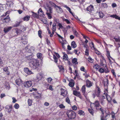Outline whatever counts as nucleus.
<instances>
[{
    "mask_svg": "<svg viewBox=\"0 0 120 120\" xmlns=\"http://www.w3.org/2000/svg\"><path fill=\"white\" fill-rule=\"evenodd\" d=\"M92 104L93 105L95 109L97 110L101 111L102 114L103 115L104 114V109L100 105L99 101L96 100L94 103H92Z\"/></svg>",
    "mask_w": 120,
    "mask_h": 120,
    "instance_id": "1",
    "label": "nucleus"
},
{
    "mask_svg": "<svg viewBox=\"0 0 120 120\" xmlns=\"http://www.w3.org/2000/svg\"><path fill=\"white\" fill-rule=\"evenodd\" d=\"M39 65V61L37 59H34L29 63V66L32 68V69H36L37 68Z\"/></svg>",
    "mask_w": 120,
    "mask_h": 120,
    "instance_id": "2",
    "label": "nucleus"
},
{
    "mask_svg": "<svg viewBox=\"0 0 120 120\" xmlns=\"http://www.w3.org/2000/svg\"><path fill=\"white\" fill-rule=\"evenodd\" d=\"M69 119H74L76 115V113L73 111L71 110L68 111L66 113Z\"/></svg>",
    "mask_w": 120,
    "mask_h": 120,
    "instance_id": "3",
    "label": "nucleus"
},
{
    "mask_svg": "<svg viewBox=\"0 0 120 120\" xmlns=\"http://www.w3.org/2000/svg\"><path fill=\"white\" fill-rule=\"evenodd\" d=\"M7 14L8 11H7L0 16L1 20L4 23H7V20L8 19V16H6Z\"/></svg>",
    "mask_w": 120,
    "mask_h": 120,
    "instance_id": "4",
    "label": "nucleus"
},
{
    "mask_svg": "<svg viewBox=\"0 0 120 120\" xmlns=\"http://www.w3.org/2000/svg\"><path fill=\"white\" fill-rule=\"evenodd\" d=\"M91 48L93 49L95 51V52L97 54L99 55L100 52L95 47V45L93 42L91 41V43L89 44Z\"/></svg>",
    "mask_w": 120,
    "mask_h": 120,
    "instance_id": "5",
    "label": "nucleus"
},
{
    "mask_svg": "<svg viewBox=\"0 0 120 120\" xmlns=\"http://www.w3.org/2000/svg\"><path fill=\"white\" fill-rule=\"evenodd\" d=\"M98 71L101 73H103L104 72L105 73H107L109 72V71L107 67L106 68L100 67Z\"/></svg>",
    "mask_w": 120,
    "mask_h": 120,
    "instance_id": "6",
    "label": "nucleus"
},
{
    "mask_svg": "<svg viewBox=\"0 0 120 120\" xmlns=\"http://www.w3.org/2000/svg\"><path fill=\"white\" fill-rule=\"evenodd\" d=\"M32 84V82L31 81H27L24 82L23 84L24 86L26 88H29L31 87Z\"/></svg>",
    "mask_w": 120,
    "mask_h": 120,
    "instance_id": "7",
    "label": "nucleus"
},
{
    "mask_svg": "<svg viewBox=\"0 0 120 120\" xmlns=\"http://www.w3.org/2000/svg\"><path fill=\"white\" fill-rule=\"evenodd\" d=\"M86 86L88 88H90L93 86V83L89 80L87 79L86 81Z\"/></svg>",
    "mask_w": 120,
    "mask_h": 120,
    "instance_id": "8",
    "label": "nucleus"
},
{
    "mask_svg": "<svg viewBox=\"0 0 120 120\" xmlns=\"http://www.w3.org/2000/svg\"><path fill=\"white\" fill-rule=\"evenodd\" d=\"M99 102H100L102 105L103 104V102L104 101V99H105V95H104V93L102 94V96L98 97Z\"/></svg>",
    "mask_w": 120,
    "mask_h": 120,
    "instance_id": "9",
    "label": "nucleus"
},
{
    "mask_svg": "<svg viewBox=\"0 0 120 120\" xmlns=\"http://www.w3.org/2000/svg\"><path fill=\"white\" fill-rule=\"evenodd\" d=\"M97 91L96 93V96L97 97H99L102 96V95L101 94V92L100 88L98 86H96Z\"/></svg>",
    "mask_w": 120,
    "mask_h": 120,
    "instance_id": "10",
    "label": "nucleus"
},
{
    "mask_svg": "<svg viewBox=\"0 0 120 120\" xmlns=\"http://www.w3.org/2000/svg\"><path fill=\"white\" fill-rule=\"evenodd\" d=\"M61 95L63 96L64 97L67 96L68 94L67 91L66 90L62 88L60 89Z\"/></svg>",
    "mask_w": 120,
    "mask_h": 120,
    "instance_id": "11",
    "label": "nucleus"
},
{
    "mask_svg": "<svg viewBox=\"0 0 120 120\" xmlns=\"http://www.w3.org/2000/svg\"><path fill=\"white\" fill-rule=\"evenodd\" d=\"M86 10L90 13H92L94 11V8L92 5H90L86 8Z\"/></svg>",
    "mask_w": 120,
    "mask_h": 120,
    "instance_id": "12",
    "label": "nucleus"
},
{
    "mask_svg": "<svg viewBox=\"0 0 120 120\" xmlns=\"http://www.w3.org/2000/svg\"><path fill=\"white\" fill-rule=\"evenodd\" d=\"M85 85H84L82 87L81 91L83 94L84 96V97L86 98V97L87 94L86 93V87Z\"/></svg>",
    "mask_w": 120,
    "mask_h": 120,
    "instance_id": "13",
    "label": "nucleus"
},
{
    "mask_svg": "<svg viewBox=\"0 0 120 120\" xmlns=\"http://www.w3.org/2000/svg\"><path fill=\"white\" fill-rule=\"evenodd\" d=\"M43 75L42 73H40L38 74L37 75L36 80L37 81H40L43 77Z\"/></svg>",
    "mask_w": 120,
    "mask_h": 120,
    "instance_id": "14",
    "label": "nucleus"
},
{
    "mask_svg": "<svg viewBox=\"0 0 120 120\" xmlns=\"http://www.w3.org/2000/svg\"><path fill=\"white\" fill-rule=\"evenodd\" d=\"M73 94L74 95L77 96L81 99L82 98V96L80 93L79 92H78L76 90H73Z\"/></svg>",
    "mask_w": 120,
    "mask_h": 120,
    "instance_id": "15",
    "label": "nucleus"
},
{
    "mask_svg": "<svg viewBox=\"0 0 120 120\" xmlns=\"http://www.w3.org/2000/svg\"><path fill=\"white\" fill-rule=\"evenodd\" d=\"M15 82L16 85L18 86L20 85L22 83V81L20 78L17 79L15 81Z\"/></svg>",
    "mask_w": 120,
    "mask_h": 120,
    "instance_id": "16",
    "label": "nucleus"
},
{
    "mask_svg": "<svg viewBox=\"0 0 120 120\" xmlns=\"http://www.w3.org/2000/svg\"><path fill=\"white\" fill-rule=\"evenodd\" d=\"M24 72L28 75H30L33 74L31 71L28 68H24Z\"/></svg>",
    "mask_w": 120,
    "mask_h": 120,
    "instance_id": "17",
    "label": "nucleus"
},
{
    "mask_svg": "<svg viewBox=\"0 0 120 120\" xmlns=\"http://www.w3.org/2000/svg\"><path fill=\"white\" fill-rule=\"evenodd\" d=\"M115 42H119L118 43L117 45L119 46V47H120V37L118 36L117 37H115L113 38Z\"/></svg>",
    "mask_w": 120,
    "mask_h": 120,
    "instance_id": "18",
    "label": "nucleus"
},
{
    "mask_svg": "<svg viewBox=\"0 0 120 120\" xmlns=\"http://www.w3.org/2000/svg\"><path fill=\"white\" fill-rule=\"evenodd\" d=\"M106 64V61L105 59H103L101 60L100 65L102 66H103L104 67H105V68L107 67Z\"/></svg>",
    "mask_w": 120,
    "mask_h": 120,
    "instance_id": "19",
    "label": "nucleus"
},
{
    "mask_svg": "<svg viewBox=\"0 0 120 120\" xmlns=\"http://www.w3.org/2000/svg\"><path fill=\"white\" fill-rule=\"evenodd\" d=\"M75 83L74 80L73 79H71L70 80V82L68 83V85L70 87H73L74 86Z\"/></svg>",
    "mask_w": 120,
    "mask_h": 120,
    "instance_id": "20",
    "label": "nucleus"
},
{
    "mask_svg": "<svg viewBox=\"0 0 120 120\" xmlns=\"http://www.w3.org/2000/svg\"><path fill=\"white\" fill-rule=\"evenodd\" d=\"M103 115H102L101 116V120H107L110 117V114H107L106 115L105 117H104Z\"/></svg>",
    "mask_w": 120,
    "mask_h": 120,
    "instance_id": "21",
    "label": "nucleus"
},
{
    "mask_svg": "<svg viewBox=\"0 0 120 120\" xmlns=\"http://www.w3.org/2000/svg\"><path fill=\"white\" fill-rule=\"evenodd\" d=\"M34 56V55L33 54H31L26 56L25 57V58L27 60H32V59H34L33 57Z\"/></svg>",
    "mask_w": 120,
    "mask_h": 120,
    "instance_id": "22",
    "label": "nucleus"
},
{
    "mask_svg": "<svg viewBox=\"0 0 120 120\" xmlns=\"http://www.w3.org/2000/svg\"><path fill=\"white\" fill-rule=\"evenodd\" d=\"M104 92H105V91H104ZM104 94V95H105V98H106L108 101L109 102H111V101L112 99L111 97L107 93L105 92Z\"/></svg>",
    "mask_w": 120,
    "mask_h": 120,
    "instance_id": "23",
    "label": "nucleus"
},
{
    "mask_svg": "<svg viewBox=\"0 0 120 120\" xmlns=\"http://www.w3.org/2000/svg\"><path fill=\"white\" fill-rule=\"evenodd\" d=\"M46 9L47 10V12H49L50 13H52V8L49 5L47 6V7L46 8Z\"/></svg>",
    "mask_w": 120,
    "mask_h": 120,
    "instance_id": "24",
    "label": "nucleus"
},
{
    "mask_svg": "<svg viewBox=\"0 0 120 120\" xmlns=\"http://www.w3.org/2000/svg\"><path fill=\"white\" fill-rule=\"evenodd\" d=\"M55 8L56 9L58 13H61L63 11V10L60 7L57 6Z\"/></svg>",
    "mask_w": 120,
    "mask_h": 120,
    "instance_id": "25",
    "label": "nucleus"
},
{
    "mask_svg": "<svg viewBox=\"0 0 120 120\" xmlns=\"http://www.w3.org/2000/svg\"><path fill=\"white\" fill-rule=\"evenodd\" d=\"M72 62L73 64L75 65L78 64V63L77 61V59L76 58H74L72 59Z\"/></svg>",
    "mask_w": 120,
    "mask_h": 120,
    "instance_id": "26",
    "label": "nucleus"
},
{
    "mask_svg": "<svg viewBox=\"0 0 120 120\" xmlns=\"http://www.w3.org/2000/svg\"><path fill=\"white\" fill-rule=\"evenodd\" d=\"M34 97L36 98H40L41 97V94L38 93H37L34 95Z\"/></svg>",
    "mask_w": 120,
    "mask_h": 120,
    "instance_id": "27",
    "label": "nucleus"
},
{
    "mask_svg": "<svg viewBox=\"0 0 120 120\" xmlns=\"http://www.w3.org/2000/svg\"><path fill=\"white\" fill-rule=\"evenodd\" d=\"M63 59L65 60H66L68 59V57L67 55L66 54L65 52H63Z\"/></svg>",
    "mask_w": 120,
    "mask_h": 120,
    "instance_id": "28",
    "label": "nucleus"
},
{
    "mask_svg": "<svg viewBox=\"0 0 120 120\" xmlns=\"http://www.w3.org/2000/svg\"><path fill=\"white\" fill-rule=\"evenodd\" d=\"M71 46V47L73 48H75L76 47L77 45L75 41H73L72 42Z\"/></svg>",
    "mask_w": 120,
    "mask_h": 120,
    "instance_id": "29",
    "label": "nucleus"
},
{
    "mask_svg": "<svg viewBox=\"0 0 120 120\" xmlns=\"http://www.w3.org/2000/svg\"><path fill=\"white\" fill-rule=\"evenodd\" d=\"M60 69V71L63 72L64 71V69L63 66L62 65H59L58 66Z\"/></svg>",
    "mask_w": 120,
    "mask_h": 120,
    "instance_id": "30",
    "label": "nucleus"
},
{
    "mask_svg": "<svg viewBox=\"0 0 120 120\" xmlns=\"http://www.w3.org/2000/svg\"><path fill=\"white\" fill-rule=\"evenodd\" d=\"M38 13L39 14H40V16H41L43 15V12L41 8H40L39 9L38 11Z\"/></svg>",
    "mask_w": 120,
    "mask_h": 120,
    "instance_id": "31",
    "label": "nucleus"
},
{
    "mask_svg": "<svg viewBox=\"0 0 120 120\" xmlns=\"http://www.w3.org/2000/svg\"><path fill=\"white\" fill-rule=\"evenodd\" d=\"M30 17L29 16L27 15L24 17L23 18V20L24 21H27L29 20Z\"/></svg>",
    "mask_w": 120,
    "mask_h": 120,
    "instance_id": "32",
    "label": "nucleus"
},
{
    "mask_svg": "<svg viewBox=\"0 0 120 120\" xmlns=\"http://www.w3.org/2000/svg\"><path fill=\"white\" fill-rule=\"evenodd\" d=\"M99 66L97 64H94V68L95 69H96L97 71H98L99 69L100 68Z\"/></svg>",
    "mask_w": 120,
    "mask_h": 120,
    "instance_id": "33",
    "label": "nucleus"
},
{
    "mask_svg": "<svg viewBox=\"0 0 120 120\" xmlns=\"http://www.w3.org/2000/svg\"><path fill=\"white\" fill-rule=\"evenodd\" d=\"M72 31L74 34V35H75L77 37H78L79 34L76 30L75 29H74L72 30Z\"/></svg>",
    "mask_w": 120,
    "mask_h": 120,
    "instance_id": "34",
    "label": "nucleus"
},
{
    "mask_svg": "<svg viewBox=\"0 0 120 120\" xmlns=\"http://www.w3.org/2000/svg\"><path fill=\"white\" fill-rule=\"evenodd\" d=\"M88 111L90 114L92 115V116H94V110L92 109H89Z\"/></svg>",
    "mask_w": 120,
    "mask_h": 120,
    "instance_id": "35",
    "label": "nucleus"
},
{
    "mask_svg": "<svg viewBox=\"0 0 120 120\" xmlns=\"http://www.w3.org/2000/svg\"><path fill=\"white\" fill-rule=\"evenodd\" d=\"M53 58L54 61L56 63H57L58 61V59L54 55H53Z\"/></svg>",
    "mask_w": 120,
    "mask_h": 120,
    "instance_id": "36",
    "label": "nucleus"
},
{
    "mask_svg": "<svg viewBox=\"0 0 120 120\" xmlns=\"http://www.w3.org/2000/svg\"><path fill=\"white\" fill-rule=\"evenodd\" d=\"M37 57L40 59H41L42 58V54L41 53H38L37 54Z\"/></svg>",
    "mask_w": 120,
    "mask_h": 120,
    "instance_id": "37",
    "label": "nucleus"
},
{
    "mask_svg": "<svg viewBox=\"0 0 120 120\" xmlns=\"http://www.w3.org/2000/svg\"><path fill=\"white\" fill-rule=\"evenodd\" d=\"M22 22L21 21H20L19 22H17L16 23L14 24V26L15 27H17L18 26H19L21 23Z\"/></svg>",
    "mask_w": 120,
    "mask_h": 120,
    "instance_id": "38",
    "label": "nucleus"
},
{
    "mask_svg": "<svg viewBox=\"0 0 120 120\" xmlns=\"http://www.w3.org/2000/svg\"><path fill=\"white\" fill-rule=\"evenodd\" d=\"M98 14L100 18H102L104 15V14L102 12H99Z\"/></svg>",
    "mask_w": 120,
    "mask_h": 120,
    "instance_id": "39",
    "label": "nucleus"
},
{
    "mask_svg": "<svg viewBox=\"0 0 120 120\" xmlns=\"http://www.w3.org/2000/svg\"><path fill=\"white\" fill-rule=\"evenodd\" d=\"M88 61L90 63H92L94 61L93 59H92L90 56H89L87 59Z\"/></svg>",
    "mask_w": 120,
    "mask_h": 120,
    "instance_id": "40",
    "label": "nucleus"
},
{
    "mask_svg": "<svg viewBox=\"0 0 120 120\" xmlns=\"http://www.w3.org/2000/svg\"><path fill=\"white\" fill-rule=\"evenodd\" d=\"M56 24L55 23H54L52 25V30H56Z\"/></svg>",
    "mask_w": 120,
    "mask_h": 120,
    "instance_id": "41",
    "label": "nucleus"
},
{
    "mask_svg": "<svg viewBox=\"0 0 120 120\" xmlns=\"http://www.w3.org/2000/svg\"><path fill=\"white\" fill-rule=\"evenodd\" d=\"M33 16L34 18H38L39 17L38 15L36 13H35L34 12H33Z\"/></svg>",
    "mask_w": 120,
    "mask_h": 120,
    "instance_id": "42",
    "label": "nucleus"
},
{
    "mask_svg": "<svg viewBox=\"0 0 120 120\" xmlns=\"http://www.w3.org/2000/svg\"><path fill=\"white\" fill-rule=\"evenodd\" d=\"M27 102L29 106H31L32 104V100L29 99L28 100Z\"/></svg>",
    "mask_w": 120,
    "mask_h": 120,
    "instance_id": "43",
    "label": "nucleus"
},
{
    "mask_svg": "<svg viewBox=\"0 0 120 120\" xmlns=\"http://www.w3.org/2000/svg\"><path fill=\"white\" fill-rule=\"evenodd\" d=\"M51 13L48 12H46V14L48 16V18L49 19H51L52 18V16L51 14Z\"/></svg>",
    "mask_w": 120,
    "mask_h": 120,
    "instance_id": "44",
    "label": "nucleus"
},
{
    "mask_svg": "<svg viewBox=\"0 0 120 120\" xmlns=\"http://www.w3.org/2000/svg\"><path fill=\"white\" fill-rule=\"evenodd\" d=\"M111 72L113 76L115 78H116V75L115 71V70L113 69H112L111 70Z\"/></svg>",
    "mask_w": 120,
    "mask_h": 120,
    "instance_id": "45",
    "label": "nucleus"
},
{
    "mask_svg": "<svg viewBox=\"0 0 120 120\" xmlns=\"http://www.w3.org/2000/svg\"><path fill=\"white\" fill-rule=\"evenodd\" d=\"M9 107V108L8 109V112H11L12 110L13 109V108L12 107V105H10Z\"/></svg>",
    "mask_w": 120,
    "mask_h": 120,
    "instance_id": "46",
    "label": "nucleus"
},
{
    "mask_svg": "<svg viewBox=\"0 0 120 120\" xmlns=\"http://www.w3.org/2000/svg\"><path fill=\"white\" fill-rule=\"evenodd\" d=\"M101 7L104 8H106L107 7V5L106 3H102L101 4Z\"/></svg>",
    "mask_w": 120,
    "mask_h": 120,
    "instance_id": "47",
    "label": "nucleus"
},
{
    "mask_svg": "<svg viewBox=\"0 0 120 120\" xmlns=\"http://www.w3.org/2000/svg\"><path fill=\"white\" fill-rule=\"evenodd\" d=\"M112 117L113 120L114 119L115 120H116V117L115 116V113L113 111H112L111 112Z\"/></svg>",
    "mask_w": 120,
    "mask_h": 120,
    "instance_id": "48",
    "label": "nucleus"
},
{
    "mask_svg": "<svg viewBox=\"0 0 120 120\" xmlns=\"http://www.w3.org/2000/svg\"><path fill=\"white\" fill-rule=\"evenodd\" d=\"M63 20V21L65 22L68 24H70L71 23L70 22L68 19L64 18Z\"/></svg>",
    "mask_w": 120,
    "mask_h": 120,
    "instance_id": "49",
    "label": "nucleus"
},
{
    "mask_svg": "<svg viewBox=\"0 0 120 120\" xmlns=\"http://www.w3.org/2000/svg\"><path fill=\"white\" fill-rule=\"evenodd\" d=\"M42 34V31L41 30H39L38 32V35L39 37L41 38H42V36L41 35Z\"/></svg>",
    "mask_w": 120,
    "mask_h": 120,
    "instance_id": "50",
    "label": "nucleus"
},
{
    "mask_svg": "<svg viewBox=\"0 0 120 120\" xmlns=\"http://www.w3.org/2000/svg\"><path fill=\"white\" fill-rule=\"evenodd\" d=\"M65 7L67 8V10L69 11V12L72 15H73V13L71 11V9L68 6H66Z\"/></svg>",
    "mask_w": 120,
    "mask_h": 120,
    "instance_id": "51",
    "label": "nucleus"
},
{
    "mask_svg": "<svg viewBox=\"0 0 120 120\" xmlns=\"http://www.w3.org/2000/svg\"><path fill=\"white\" fill-rule=\"evenodd\" d=\"M75 73L74 74V73H73V74L75 75L76 76H77L78 77L79 76V74L78 73V71L76 70H75Z\"/></svg>",
    "mask_w": 120,
    "mask_h": 120,
    "instance_id": "52",
    "label": "nucleus"
},
{
    "mask_svg": "<svg viewBox=\"0 0 120 120\" xmlns=\"http://www.w3.org/2000/svg\"><path fill=\"white\" fill-rule=\"evenodd\" d=\"M14 108L16 109H18L19 107V104L18 103H15L14 105Z\"/></svg>",
    "mask_w": 120,
    "mask_h": 120,
    "instance_id": "53",
    "label": "nucleus"
},
{
    "mask_svg": "<svg viewBox=\"0 0 120 120\" xmlns=\"http://www.w3.org/2000/svg\"><path fill=\"white\" fill-rule=\"evenodd\" d=\"M66 102L68 104H70V100L68 97H67L65 99Z\"/></svg>",
    "mask_w": 120,
    "mask_h": 120,
    "instance_id": "54",
    "label": "nucleus"
},
{
    "mask_svg": "<svg viewBox=\"0 0 120 120\" xmlns=\"http://www.w3.org/2000/svg\"><path fill=\"white\" fill-rule=\"evenodd\" d=\"M41 21L43 23L45 24H48L47 21L46 19H43Z\"/></svg>",
    "mask_w": 120,
    "mask_h": 120,
    "instance_id": "55",
    "label": "nucleus"
},
{
    "mask_svg": "<svg viewBox=\"0 0 120 120\" xmlns=\"http://www.w3.org/2000/svg\"><path fill=\"white\" fill-rule=\"evenodd\" d=\"M89 54V50L86 48L85 52V55L87 56H88Z\"/></svg>",
    "mask_w": 120,
    "mask_h": 120,
    "instance_id": "56",
    "label": "nucleus"
},
{
    "mask_svg": "<svg viewBox=\"0 0 120 120\" xmlns=\"http://www.w3.org/2000/svg\"><path fill=\"white\" fill-rule=\"evenodd\" d=\"M59 108L60 109H64L65 108V106L64 105L61 104L59 106Z\"/></svg>",
    "mask_w": 120,
    "mask_h": 120,
    "instance_id": "57",
    "label": "nucleus"
},
{
    "mask_svg": "<svg viewBox=\"0 0 120 120\" xmlns=\"http://www.w3.org/2000/svg\"><path fill=\"white\" fill-rule=\"evenodd\" d=\"M80 70L82 71H83L85 72H86V70H85V68L84 67H81L80 68Z\"/></svg>",
    "mask_w": 120,
    "mask_h": 120,
    "instance_id": "58",
    "label": "nucleus"
},
{
    "mask_svg": "<svg viewBox=\"0 0 120 120\" xmlns=\"http://www.w3.org/2000/svg\"><path fill=\"white\" fill-rule=\"evenodd\" d=\"M60 41V43L61 44L62 46V47L64 48H65V46H64V41L63 40H62V41H60V40H59Z\"/></svg>",
    "mask_w": 120,
    "mask_h": 120,
    "instance_id": "59",
    "label": "nucleus"
},
{
    "mask_svg": "<svg viewBox=\"0 0 120 120\" xmlns=\"http://www.w3.org/2000/svg\"><path fill=\"white\" fill-rule=\"evenodd\" d=\"M47 80L48 82L50 83L52 80V79L50 77L47 79Z\"/></svg>",
    "mask_w": 120,
    "mask_h": 120,
    "instance_id": "60",
    "label": "nucleus"
},
{
    "mask_svg": "<svg viewBox=\"0 0 120 120\" xmlns=\"http://www.w3.org/2000/svg\"><path fill=\"white\" fill-rule=\"evenodd\" d=\"M81 34L83 36V38H84L85 39H86V38H87L88 39H89V40H90V38L88 37H87V36H85L83 34Z\"/></svg>",
    "mask_w": 120,
    "mask_h": 120,
    "instance_id": "61",
    "label": "nucleus"
},
{
    "mask_svg": "<svg viewBox=\"0 0 120 120\" xmlns=\"http://www.w3.org/2000/svg\"><path fill=\"white\" fill-rule=\"evenodd\" d=\"M22 43L23 44L25 45L27 43V41L26 39L22 40Z\"/></svg>",
    "mask_w": 120,
    "mask_h": 120,
    "instance_id": "62",
    "label": "nucleus"
},
{
    "mask_svg": "<svg viewBox=\"0 0 120 120\" xmlns=\"http://www.w3.org/2000/svg\"><path fill=\"white\" fill-rule=\"evenodd\" d=\"M84 113L83 111L82 110H80L78 111V113L80 115L83 114Z\"/></svg>",
    "mask_w": 120,
    "mask_h": 120,
    "instance_id": "63",
    "label": "nucleus"
},
{
    "mask_svg": "<svg viewBox=\"0 0 120 120\" xmlns=\"http://www.w3.org/2000/svg\"><path fill=\"white\" fill-rule=\"evenodd\" d=\"M58 26L60 28L62 29L63 28V26L62 25V24L60 23H58Z\"/></svg>",
    "mask_w": 120,
    "mask_h": 120,
    "instance_id": "64",
    "label": "nucleus"
}]
</instances>
